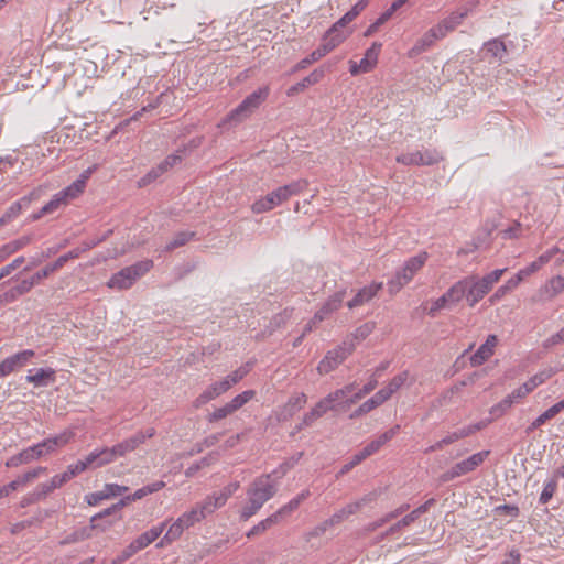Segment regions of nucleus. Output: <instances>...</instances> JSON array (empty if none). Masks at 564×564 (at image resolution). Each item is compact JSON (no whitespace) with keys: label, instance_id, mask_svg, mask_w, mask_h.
I'll list each match as a JSON object with an SVG mask.
<instances>
[{"label":"nucleus","instance_id":"obj_1","mask_svg":"<svg viewBox=\"0 0 564 564\" xmlns=\"http://www.w3.org/2000/svg\"><path fill=\"white\" fill-rule=\"evenodd\" d=\"M73 437L74 432L72 431H64L55 436L47 437L8 458L6 466L13 468L37 460L45 455L56 452L59 447L67 445Z\"/></svg>","mask_w":564,"mask_h":564},{"label":"nucleus","instance_id":"obj_2","mask_svg":"<svg viewBox=\"0 0 564 564\" xmlns=\"http://www.w3.org/2000/svg\"><path fill=\"white\" fill-rule=\"evenodd\" d=\"M506 270L496 269L484 276L477 274L465 276L468 306L474 307L480 302L492 290Z\"/></svg>","mask_w":564,"mask_h":564},{"label":"nucleus","instance_id":"obj_3","mask_svg":"<svg viewBox=\"0 0 564 564\" xmlns=\"http://www.w3.org/2000/svg\"><path fill=\"white\" fill-rule=\"evenodd\" d=\"M429 258L427 252L422 251L414 257L408 259L403 267L388 281V292L390 294L398 293L404 285L410 283L414 275L424 267Z\"/></svg>","mask_w":564,"mask_h":564},{"label":"nucleus","instance_id":"obj_4","mask_svg":"<svg viewBox=\"0 0 564 564\" xmlns=\"http://www.w3.org/2000/svg\"><path fill=\"white\" fill-rule=\"evenodd\" d=\"M152 268V260L147 259L135 262L132 265L126 267L119 272L115 273L107 282V285L110 289L117 290L130 289L138 279L148 273Z\"/></svg>","mask_w":564,"mask_h":564},{"label":"nucleus","instance_id":"obj_5","mask_svg":"<svg viewBox=\"0 0 564 564\" xmlns=\"http://www.w3.org/2000/svg\"><path fill=\"white\" fill-rule=\"evenodd\" d=\"M270 93L268 86L260 87L248 95L235 109L226 117L225 122L239 123L247 119L260 105L265 101Z\"/></svg>","mask_w":564,"mask_h":564},{"label":"nucleus","instance_id":"obj_6","mask_svg":"<svg viewBox=\"0 0 564 564\" xmlns=\"http://www.w3.org/2000/svg\"><path fill=\"white\" fill-rule=\"evenodd\" d=\"M489 454V451H481L473 454L462 462L456 463L453 467L441 475V481L448 482L455 478L476 470L485 462Z\"/></svg>","mask_w":564,"mask_h":564},{"label":"nucleus","instance_id":"obj_7","mask_svg":"<svg viewBox=\"0 0 564 564\" xmlns=\"http://www.w3.org/2000/svg\"><path fill=\"white\" fill-rule=\"evenodd\" d=\"M276 492V487L271 480L270 475L257 477L247 488V497L249 500L262 507Z\"/></svg>","mask_w":564,"mask_h":564},{"label":"nucleus","instance_id":"obj_8","mask_svg":"<svg viewBox=\"0 0 564 564\" xmlns=\"http://www.w3.org/2000/svg\"><path fill=\"white\" fill-rule=\"evenodd\" d=\"M443 160L441 153L435 149L416 150L410 153H402L397 156V162L403 165L430 166Z\"/></svg>","mask_w":564,"mask_h":564},{"label":"nucleus","instance_id":"obj_9","mask_svg":"<svg viewBox=\"0 0 564 564\" xmlns=\"http://www.w3.org/2000/svg\"><path fill=\"white\" fill-rule=\"evenodd\" d=\"M355 349V344H347L346 341L337 348L329 350L325 357L319 361L317 371L321 375L329 373L335 370Z\"/></svg>","mask_w":564,"mask_h":564},{"label":"nucleus","instance_id":"obj_10","mask_svg":"<svg viewBox=\"0 0 564 564\" xmlns=\"http://www.w3.org/2000/svg\"><path fill=\"white\" fill-rule=\"evenodd\" d=\"M155 435V429L149 427L145 431H138L133 435L112 446L118 458L126 457L129 453L135 451L140 445L144 444L148 438Z\"/></svg>","mask_w":564,"mask_h":564},{"label":"nucleus","instance_id":"obj_11","mask_svg":"<svg viewBox=\"0 0 564 564\" xmlns=\"http://www.w3.org/2000/svg\"><path fill=\"white\" fill-rule=\"evenodd\" d=\"M382 44L379 42L372 43V45L366 51L364 58L359 62H349V72L352 76H356L360 73L370 72L377 64L379 53L381 51Z\"/></svg>","mask_w":564,"mask_h":564},{"label":"nucleus","instance_id":"obj_12","mask_svg":"<svg viewBox=\"0 0 564 564\" xmlns=\"http://www.w3.org/2000/svg\"><path fill=\"white\" fill-rule=\"evenodd\" d=\"M435 499L430 498L423 505L419 506L414 510H412L409 514L404 516L402 519L392 524L383 534L382 539L389 536L390 534H394L395 532L402 530L405 527H409L413 523L421 514L429 511V509L435 505Z\"/></svg>","mask_w":564,"mask_h":564},{"label":"nucleus","instance_id":"obj_13","mask_svg":"<svg viewBox=\"0 0 564 564\" xmlns=\"http://www.w3.org/2000/svg\"><path fill=\"white\" fill-rule=\"evenodd\" d=\"M470 9L465 8L460 11L452 12L448 17L444 18L435 26L434 31L437 33L440 39H444L449 32L454 31L463 20L469 14Z\"/></svg>","mask_w":564,"mask_h":564},{"label":"nucleus","instance_id":"obj_14","mask_svg":"<svg viewBox=\"0 0 564 564\" xmlns=\"http://www.w3.org/2000/svg\"><path fill=\"white\" fill-rule=\"evenodd\" d=\"M240 484L234 481L225 486L219 492H215L206 497V506L204 507L207 511H215L221 508L227 500L239 489Z\"/></svg>","mask_w":564,"mask_h":564},{"label":"nucleus","instance_id":"obj_15","mask_svg":"<svg viewBox=\"0 0 564 564\" xmlns=\"http://www.w3.org/2000/svg\"><path fill=\"white\" fill-rule=\"evenodd\" d=\"M497 345L498 337L496 335H489L486 341L470 356V365L473 367L481 366L495 354Z\"/></svg>","mask_w":564,"mask_h":564},{"label":"nucleus","instance_id":"obj_16","mask_svg":"<svg viewBox=\"0 0 564 564\" xmlns=\"http://www.w3.org/2000/svg\"><path fill=\"white\" fill-rule=\"evenodd\" d=\"M346 296V290H339L335 292L329 299L323 304V306L314 314L313 323H319L324 321L329 314L337 311Z\"/></svg>","mask_w":564,"mask_h":564},{"label":"nucleus","instance_id":"obj_17","mask_svg":"<svg viewBox=\"0 0 564 564\" xmlns=\"http://www.w3.org/2000/svg\"><path fill=\"white\" fill-rule=\"evenodd\" d=\"M382 282H372L371 284L360 289L357 294L347 302V306L352 310L371 301L382 289Z\"/></svg>","mask_w":564,"mask_h":564},{"label":"nucleus","instance_id":"obj_18","mask_svg":"<svg viewBox=\"0 0 564 564\" xmlns=\"http://www.w3.org/2000/svg\"><path fill=\"white\" fill-rule=\"evenodd\" d=\"M307 402V397L304 392L295 393L289 398L286 403L281 409L278 417L280 421H286L291 419L296 412H299Z\"/></svg>","mask_w":564,"mask_h":564},{"label":"nucleus","instance_id":"obj_19","mask_svg":"<svg viewBox=\"0 0 564 564\" xmlns=\"http://www.w3.org/2000/svg\"><path fill=\"white\" fill-rule=\"evenodd\" d=\"M230 388L228 386V382H225V380L217 381L213 384H210L203 393H200L194 401V406L199 408L209 401L216 399L217 397L221 395L226 391H228Z\"/></svg>","mask_w":564,"mask_h":564},{"label":"nucleus","instance_id":"obj_20","mask_svg":"<svg viewBox=\"0 0 564 564\" xmlns=\"http://www.w3.org/2000/svg\"><path fill=\"white\" fill-rule=\"evenodd\" d=\"M126 506V500L120 499L117 503H113L111 507L106 508L101 512L95 514L90 519V529H100L101 531H106L109 529L113 521H106L105 523H99L98 520H101L106 517L112 516L119 512Z\"/></svg>","mask_w":564,"mask_h":564},{"label":"nucleus","instance_id":"obj_21","mask_svg":"<svg viewBox=\"0 0 564 564\" xmlns=\"http://www.w3.org/2000/svg\"><path fill=\"white\" fill-rule=\"evenodd\" d=\"M206 506V498L193 507L189 511L184 512L180 517V522H183L185 527L191 528L195 523L202 521L207 514L213 513L214 511H207L204 507Z\"/></svg>","mask_w":564,"mask_h":564},{"label":"nucleus","instance_id":"obj_22","mask_svg":"<svg viewBox=\"0 0 564 564\" xmlns=\"http://www.w3.org/2000/svg\"><path fill=\"white\" fill-rule=\"evenodd\" d=\"M324 77V70L323 69H314L310 75L304 77L301 82L296 83L295 85L291 86L286 90L288 96H294L299 94L300 91H303L307 87L315 85L322 80Z\"/></svg>","mask_w":564,"mask_h":564},{"label":"nucleus","instance_id":"obj_23","mask_svg":"<svg viewBox=\"0 0 564 564\" xmlns=\"http://www.w3.org/2000/svg\"><path fill=\"white\" fill-rule=\"evenodd\" d=\"M55 371L52 368H40L35 370H29L26 381L33 383L36 387H45L51 381H54Z\"/></svg>","mask_w":564,"mask_h":564},{"label":"nucleus","instance_id":"obj_24","mask_svg":"<svg viewBox=\"0 0 564 564\" xmlns=\"http://www.w3.org/2000/svg\"><path fill=\"white\" fill-rule=\"evenodd\" d=\"M441 40L437 33L434 31L433 28H431L429 31H426L422 37H420L413 47L410 51L411 56L420 55L424 52H426L430 47L433 46V44Z\"/></svg>","mask_w":564,"mask_h":564},{"label":"nucleus","instance_id":"obj_25","mask_svg":"<svg viewBox=\"0 0 564 564\" xmlns=\"http://www.w3.org/2000/svg\"><path fill=\"white\" fill-rule=\"evenodd\" d=\"M165 527L166 523L163 522L156 527H152L150 530L140 534L135 540H133L134 544L137 545V549L141 551L145 549L148 545H150L152 542H154L163 533Z\"/></svg>","mask_w":564,"mask_h":564},{"label":"nucleus","instance_id":"obj_26","mask_svg":"<svg viewBox=\"0 0 564 564\" xmlns=\"http://www.w3.org/2000/svg\"><path fill=\"white\" fill-rule=\"evenodd\" d=\"M444 295L451 305L459 303L463 299L467 301L465 278L455 282Z\"/></svg>","mask_w":564,"mask_h":564},{"label":"nucleus","instance_id":"obj_27","mask_svg":"<svg viewBox=\"0 0 564 564\" xmlns=\"http://www.w3.org/2000/svg\"><path fill=\"white\" fill-rule=\"evenodd\" d=\"M328 411H333L330 405L323 399H321L314 408L311 409L307 413L303 416V424L304 425H312L316 420L322 417L324 414H326Z\"/></svg>","mask_w":564,"mask_h":564},{"label":"nucleus","instance_id":"obj_28","mask_svg":"<svg viewBox=\"0 0 564 564\" xmlns=\"http://www.w3.org/2000/svg\"><path fill=\"white\" fill-rule=\"evenodd\" d=\"M48 517H50V512L47 510H39L35 513V516H33L32 518L14 523L11 527L10 531L12 534H18L21 531H23L34 524L43 522Z\"/></svg>","mask_w":564,"mask_h":564},{"label":"nucleus","instance_id":"obj_29","mask_svg":"<svg viewBox=\"0 0 564 564\" xmlns=\"http://www.w3.org/2000/svg\"><path fill=\"white\" fill-rule=\"evenodd\" d=\"M399 432H400V425L397 424V425L392 426L391 429H389L388 431L380 434L378 437L372 440L367 445L369 446V449H371V452L373 454H376L377 452L380 451V448L382 446H384L388 442H390L392 438H394Z\"/></svg>","mask_w":564,"mask_h":564},{"label":"nucleus","instance_id":"obj_30","mask_svg":"<svg viewBox=\"0 0 564 564\" xmlns=\"http://www.w3.org/2000/svg\"><path fill=\"white\" fill-rule=\"evenodd\" d=\"M348 34L349 32L330 26L322 40L333 51L347 39Z\"/></svg>","mask_w":564,"mask_h":564},{"label":"nucleus","instance_id":"obj_31","mask_svg":"<svg viewBox=\"0 0 564 564\" xmlns=\"http://www.w3.org/2000/svg\"><path fill=\"white\" fill-rule=\"evenodd\" d=\"M311 496V491L308 489L302 490L299 495H296L294 498H292L288 503L282 506L278 511V516L280 518L291 514L293 511H295L300 505L306 500Z\"/></svg>","mask_w":564,"mask_h":564},{"label":"nucleus","instance_id":"obj_32","mask_svg":"<svg viewBox=\"0 0 564 564\" xmlns=\"http://www.w3.org/2000/svg\"><path fill=\"white\" fill-rule=\"evenodd\" d=\"M186 529L188 528L185 527L183 522H180V518H177V520L170 525L164 536L158 543V546H164L176 541Z\"/></svg>","mask_w":564,"mask_h":564},{"label":"nucleus","instance_id":"obj_33","mask_svg":"<svg viewBox=\"0 0 564 564\" xmlns=\"http://www.w3.org/2000/svg\"><path fill=\"white\" fill-rule=\"evenodd\" d=\"M280 517L278 516L276 512L272 513L271 516H269L268 518L263 519L262 521H260L258 524L253 525L248 532H247V538H253L256 535H259L263 532H265L267 530H269L271 527H273L274 524L279 523L280 521Z\"/></svg>","mask_w":564,"mask_h":564},{"label":"nucleus","instance_id":"obj_34","mask_svg":"<svg viewBox=\"0 0 564 564\" xmlns=\"http://www.w3.org/2000/svg\"><path fill=\"white\" fill-rule=\"evenodd\" d=\"M556 370L552 367L545 368L540 372L532 376L528 381L524 382V386L529 389V391H533L536 387L544 383L552 376H554Z\"/></svg>","mask_w":564,"mask_h":564},{"label":"nucleus","instance_id":"obj_35","mask_svg":"<svg viewBox=\"0 0 564 564\" xmlns=\"http://www.w3.org/2000/svg\"><path fill=\"white\" fill-rule=\"evenodd\" d=\"M31 241H32L31 236H22L15 240L9 241L8 243L3 245L0 248V250L2 251V254H4V257L8 258L11 254H13L14 252L26 247Z\"/></svg>","mask_w":564,"mask_h":564},{"label":"nucleus","instance_id":"obj_36","mask_svg":"<svg viewBox=\"0 0 564 564\" xmlns=\"http://www.w3.org/2000/svg\"><path fill=\"white\" fill-rule=\"evenodd\" d=\"M484 51L486 52V54L498 59H502L503 56L507 54L506 45L499 39H494L486 42L484 45Z\"/></svg>","mask_w":564,"mask_h":564},{"label":"nucleus","instance_id":"obj_37","mask_svg":"<svg viewBox=\"0 0 564 564\" xmlns=\"http://www.w3.org/2000/svg\"><path fill=\"white\" fill-rule=\"evenodd\" d=\"M167 172L169 171L165 170L163 167L162 163L160 162L158 165L153 166L145 175H143L138 181V185H139V187L148 186Z\"/></svg>","mask_w":564,"mask_h":564},{"label":"nucleus","instance_id":"obj_38","mask_svg":"<svg viewBox=\"0 0 564 564\" xmlns=\"http://www.w3.org/2000/svg\"><path fill=\"white\" fill-rule=\"evenodd\" d=\"M564 290V276L555 275L547 280L544 285V292L547 294L550 299L556 296Z\"/></svg>","mask_w":564,"mask_h":564},{"label":"nucleus","instance_id":"obj_39","mask_svg":"<svg viewBox=\"0 0 564 564\" xmlns=\"http://www.w3.org/2000/svg\"><path fill=\"white\" fill-rule=\"evenodd\" d=\"M356 513V506L347 503L341 509L337 510L330 518H328L332 527L340 524L343 521L348 519L350 516Z\"/></svg>","mask_w":564,"mask_h":564},{"label":"nucleus","instance_id":"obj_40","mask_svg":"<svg viewBox=\"0 0 564 564\" xmlns=\"http://www.w3.org/2000/svg\"><path fill=\"white\" fill-rule=\"evenodd\" d=\"M195 236V232L193 231H180L177 232L174 238L165 246V251H172L176 248H180L184 245H186L191 239H193Z\"/></svg>","mask_w":564,"mask_h":564},{"label":"nucleus","instance_id":"obj_41","mask_svg":"<svg viewBox=\"0 0 564 564\" xmlns=\"http://www.w3.org/2000/svg\"><path fill=\"white\" fill-rule=\"evenodd\" d=\"M557 489V481L555 478H550L544 482L543 490L540 495L539 502L541 505H546L552 497L554 496L555 491Z\"/></svg>","mask_w":564,"mask_h":564},{"label":"nucleus","instance_id":"obj_42","mask_svg":"<svg viewBox=\"0 0 564 564\" xmlns=\"http://www.w3.org/2000/svg\"><path fill=\"white\" fill-rule=\"evenodd\" d=\"M100 468L112 464L118 459L112 446L97 448Z\"/></svg>","mask_w":564,"mask_h":564},{"label":"nucleus","instance_id":"obj_43","mask_svg":"<svg viewBox=\"0 0 564 564\" xmlns=\"http://www.w3.org/2000/svg\"><path fill=\"white\" fill-rule=\"evenodd\" d=\"M250 369L251 365L247 362L246 365H242L241 367L232 371L230 375H228L224 380L225 382H228L229 388H231L234 384L242 380L248 375Z\"/></svg>","mask_w":564,"mask_h":564},{"label":"nucleus","instance_id":"obj_44","mask_svg":"<svg viewBox=\"0 0 564 564\" xmlns=\"http://www.w3.org/2000/svg\"><path fill=\"white\" fill-rule=\"evenodd\" d=\"M256 392L253 390H246L242 393L236 395L230 402H228V405L232 410V412H236L240 408H242L248 401H250L254 397Z\"/></svg>","mask_w":564,"mask_h":564},{"label":"nucleus","instance_id":"obj_45","mask_svg":"<svg viewBox=\"0 0 564 564\" xmlns=\"http://www.w3.org/2000/svg\"><path fill=\"white\" fill-rule=\"evenodd\" d=\"M46 471H47L46 467L39 466L36 468H33V469L24 473L23 475H21L19 477H17V480H18V482L20 484V486L22 488L25 485H28L31 481H33L34 479H36L37 477H40L42 474H45Z\"/></svg>","mask_w":564,"mask_h":564},{"label":"nucleus","instance_id":"obj_46","mask_svg":"<svg viewBox=\"0 0 564 564\" xmlns=\"http://www.w3.org/2000/svg\"><path fill=\"white\" fill-rule=\"evenodd\" d=\"M85 188V180H77L72 183L69 186L61 191L64 197L68 199H73L77 197Z\"/></svg>","mask_w":564,"mask_h":564},{"label":"nucleus","instance_id":"obj_47","mask_svg":"<svg viewBox=\"0 0 564 564\" xmlns=\"http://www.w3.org/2000/svg\"><path fill=\"white\" fill-rule=\"evenodd\" d=\"M308 186V182L306 180H297V181H294L290 184H286L283 187L288 198H290L291 196H294V195H299L300 193H302L304 189H306V187Z\"/></svg>","mask_w":564,"mask_h":564},{"label":"nucleus","instance_id":"obj_48","mask_svg":"<svg viewBox=\"0 0 564 564\" xmlns=\"http://www.w3.org/2000/svg\"><path fill=\"white\" fill-rule=\"evenodd\" d=\"M514 403L512 400L507 395L505 399H502L499 403L495 404L490 409V414L492 419H498L502 416Z\"/></svg>","mask_w":564,"mask_h":564},{"label":"nucleus","instance_id":"obj_49","mask_svg":"<svg viewBox=\"0 0 564 564\" xmlns=\"http://www.w3.org/2000/svg\"><path fill=\"white\" fill-rule=\"evenodd\" d=\"M68 200L64 197V195L58 192L47 204L42 207V214H52L58 209L61 205L66 204Z\"/></svg>","mask_w":564,"mask_h":564},{"label":"nucleus","instance_id":"obj_50","mask_svg":"<svg viewBox=\"0 0 564 564\" xmlns=\"http://www.w3.org/2000/svg\"><path fill=\"white\" fill-rule=\"evenodd\" d=\"M489 422H490V420L489 421H480L475 424H470V425L464 426L462 429H458L456 431L458 433L459 438L462 440V438L468 437V436L473 435L474 433L485 429Z\"/></svg>","mask_w":564,"mask_h":564},{"label":"nucleus","instance_id":"obj_51","mask_svg":"<svg viewBox=\"0 0 564 564\" xmlns=\"http://www.w3.org/2000/svg\"><path fill=\"white\" fill-rule=\"evenodd\" d=\"M79 462L82 463L80 467L84 468V470L100 468L97 448L91 451L83 459H79Z\"/></svg>","mask_w":564,"mask_h":564},{"label":"nucleus","instance_id":"obj_52","mask_svg":"<svg viewBox=\"0 0 564 564\" xmlns=\"http://www.w3.org/2000/svg\"><path fill=\"white\" fill-rule=\"evenodd\" d=\"M347 397L341 389H337L327 394L324 400L330 405L332 410H336L339 405H345L343 399Z\"/></svg>","mask_w":564,"mask_h":564},{"label":"nucleus","instance_id":"obj_53","mask_svg":"<svg viewBox=\"0 0 564 564\" xmlns=\"http://www.w3.org/2000/svg\"><path fill=\"white\" fill-rule=\"evenodd\" d=\"M64 265L62 264V261L57 258L53 263L47 264L45 268H43L41 271H37L34 274V280L40 282L42 279L47 278L53 272L59 270Z\"/></svg>","mask_w":564,"mask_h":564},{"label":"nucleus","instance_id":"obj_54","mask_svg":"<svg viewBox=\"0 0 564 564\" xmlns=\"http://www.w3.org/2000/svg\"><path fill=\"white\" fill-rule=\"evenodd\" d=\"M379 495H380V490H373L371 492L364 495L358 500L350 502V505L356 506V513H357L365 506H368V505L375 502L378 499Z\"/></svg>","mask_w":564,"mask_h":564},{"label":"nucleus","instance_id":"obj_55","mask_svg":"<svg viewBox=\"0 0 564 564\" xmlns=\"http://www.w3.org/2000/svg\"><path fill=\"white\" fill-rule=\"evenodd\" d=\"M90 528H83L66 536L61 544H70L90 538Z\"/></svg>","mask_w":564,"mask_h":564},{"label":"nucleus","instance_id":"obj_56","mask_svg":"<svg viewBox=\"0 0 564 564\" xmlns=\"http://www.w3.org/2000/svg\"><path fill=\"white\" fill-rule=\"evenodd\" d=\"M273 208L274 206L272 205L271 198L268 195L256 200L251 206L252 212L256 214L269 212Z\"/></svg>","mask_w":564,"mask_h":564},{"label":"nucleus","instance_id":"obj_57","mask_svg":"<svg viewBox=\"0 0 564 564\" xmlns=\"http://www.w3.org/2000/svg\"><path fill=\"white\" fill-rule=\"evenodd\" d=\"M330 528H333V527L329 523L328 519H326V520L322 521L321 523H318L317 525H315L311 531H308L306 533V540L310 541L311 539L319 538Z\"/></svg>","mask_w":564,"mask_h":564},{"label":"nucleus","instance_id":"obj_58","mask_svg":"<svg viewBox=\"0 0 564 564\" xmlns=\"http://www.w3.org/2000/svg\"><path fill=\"white\" fill-rule=\"evenodd\" d=\"M34 356L35 352L32 349H25L12 355L18 368L25 366Z\"/></svg>","mask_w":564,"mask_h":564},{"label":"nucleus","instance_id":"obj_59","mask_svg":"<svg viewBox=\"0 0 564 564\" xmlns=\"http://www.w3.org/2000/svg\"><path fill=\"white\" fill-rule=\"evenodd\" d=\"M376 408H378L376 405V402H373V400L370 398L368 399L367 401H365L358 409H356L351 414H350V419H357V417H360L369 412H371L372 410H375Z\"/></svg>","mask_w":564,"mask_h":564},{"label":"nucleus","instance_id":"obj_60","mask_svg":"<svg viewBox=\"0 0 564 564\" xmlns=\"http://www.w3.org/2000/svg\"><path fill=\"white\" fill-rule=\"evenodd\" d=\"M375 329L373 323H365L358 328H356L355 333L352 334L354 339L360 341L366 339Z\"/></svg>","mask_w":564,"mask_h":564},{"label":"nucleus","instance_id":"obj_61","mask_svg":"<svg viewBox=\"0 0 564 564\" xmlns=\"http://www.w3.org/2000/svg\"><path fill=\"white\" fill-rule=\"evenodd\" d=\"M262 507L248 499V503L240 511V519L243 521L253 517Z\"/></svg>","mask_w":564,"mask_h":564},{"label":"nucleus","instance_id":"obj_62","mask_svg":"<svg viewBox=\"0 0 564 564\" xmlns=\"http://www.w3.org/2000/svg\"><path fill=\"white\" fill-rule=\"evenodd\" d=\"M555 417L554 413L551 412V409L549 408L546 411H544L542 414H540L528 427V433L532 432L533 430L540 427L549 420Z\"/></svg>","mask_w":564,"mask_h":564},{"label":"nucleus","instance_id":"obj_63","mask_svg":"<svg viewBox=\"0 0 564 564\" xmlns=\"http://www.w3.org/2000/svg\"><path fill=\"white\" fill-rule=\"evenodd\" d=\"M232 413H234L232 410L230 409L228 403H226L224 406H220V408L216 409L213 413H210L208 415V421L209 422L219 421V420L227 417L228 415H230Z\"/></svg>","mask_w":564,"mask_h":564},{"label":"nucleus","instance_id":"obj_64","mask_svg":"<svg viewBox=\"0 0 564 564\" xmlns=\"http://www.w3.org/2000/svg\"><path fill=\"white\" fill-rule=\"evenodd\" d=\"M408 378H409V372L406 370L402 371L390 380V382L388 383V387L394 393L405 383Z\"/></svg>","mask_w":564,"mask_h":564}]
</instances>
